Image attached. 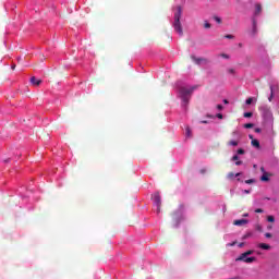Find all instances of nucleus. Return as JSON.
Segmentation results:
<instances>
[{"label":"nucleus","instance_id":"1","mask_svg":"<svg viewBox=\"0 0 279 279\" xmlns=\"http://www.w3.org/2000/svg\"><path fill=\"white\" fill-rule=\"evenodd\" d=\"M197 88H198L197 85H194L190 88H187V87L179 88V96L182 99L183 108H186L189 106V101H191V95H193V92L197 90Z\"/></svg>","mask_w":279,"mask_h":279},{"label":"nucleus","instance_id":"2","mask_svg":"<svg viewBox=\"0 0 279 279\" xmlns=\"http://www.w3.org/2000/svg\"><path fill=\"white\" fill-rule=\"evenodd\" d=\"M180 19H182V7H177V12L174 13V23L173 27L177 33H179V36H182L184 34L182 29V23L180 22Z\"/></svg>","mask_w":279,"mask_h":279},{"label":"nucleus","instance_id":"3","mask_svg":"<svg viewBox=\"0 0 279 279\" xmlns=\"http://www.w3.org/2000/svg\"><path fill=\"white\" fill-rule=\"evenodd\" d=\"M254 254V251H246L245 253H242L235 260H242L243 263H254L256 260V257H247L252 256Z\"/></svg>","mask_w":279,"mask_h":279},{"label":"nucleus","instance_id":"4","mask_svg":"<svg viewBox=\"0 0 279 279\" xmlns=\"http://www.w3.org/2000/svg\"><path fill=\"white\" fill-rule=\"evenodd\" d=\"M232 136H236V140H231L227 143L228 147H239V143H241V134L238 131L232 132Z\"/></svg>","mask_w":279,"mask_h":279},{"label":"nucleus","instance_id":"5","mask_svg":"<svg viewBox=\"0 0 279 279\" xmlns=\"http://www.w3.org/2000/svg\"><path fill=\"white\" fill-rule=\"evenodd\" d=\"M153 199H154L155 205L157 207V213H160V206H162V201L160 198V194L155 193Z\"/></svg>","mask_w":279,"mask_h":279},{"label":"nucleus","instance_id":"6","mask_svg":"<svg viewBox=\"0 0 279 279\" xmlns=\"http://www.w3.org/2000/svg\"><path fill=\"white\" fill-rule=\"evenodd\" d=\"M250 223V220L247 219H239L233 221V226H245Z\"/></svg>","mask_w":279,"mask_h":279},{"label":"nucleus","instance_id":"7","mask_svg":"<svg viewBox=\"0 0 279 279\" xmlns=\"http://www.w3.org/2000/svg\"><path fill=\"white\" fill-rule=\"evenodd\" d=\"M31 84H33V86H40V84H43V81L36 78V76H33L31 77Z\"/></svg>","mask_w":279,"mask_h":279},{"label":"nucleus","instance_id":"8","mask_svg":"<svg viewBox=\"0 0 279 279\" xmlns=\"http://www.w3.org/2000/svg\"><path fill=\"white\" fill-rule=\"evenodd\" d=\"M231 160L235 161L236 167H241L243 165L242 160H239V155H234Z\"/></svg>","mask_w":279,"mask_h":279},{"label":"nucleus","instance_id":"9","mask_svg":"<svg viewBox=\"0 0 279 279\" xmlns=\"http://www.w3.org/2000/svg\"><path fill=\"white\" fill-rule=\"evenodd\" d=\"M257 247H259V250H271V245L265 243L257 244Z\"/></svg>","mask_w":279,"mask_h":279},{"label":"nucleus","instance_id":"10","mask_svg":"<svg viewBox=\"0 0 279 279\" xmlns=\"http://www.w3.org/2000/svg\"><path fill=\"white\" fill-rule=\"evenodd\" d=\"M251 145L256 147V149H260V142L258 140H252Z\"/></svg>","mask_w":279,"mask_h":279},{"label":"nucleus","instance_id":"11","mask_svg":"<svg viewBox=\"0 0 279 279\" xmlns=\"http://www.w3.org/2000/svg\"><path fill=\"white\" fill-rule=\"evenodd\" d=\"M263 12V7L260 4L255 5V16H258Z\"/></svg>","mask_w":279,"mask_h":279},{"label":"nucleus","instance_id":"12","mask_svg":"<svg viewBox=\"0 0 279 279\" xmlns=\"http://www.w3.org/2000/svg\"><path fill=\"white\" fill-rule=\"evenodd\" d=\"M192 60L194 62H196V64H202V62H206V59L204 58H195V57H192Z\"/></svg>","mask_w":279,"mask_h":279},{"label":"nucleus","instance_id":"13","mask_svg":"<svg viewBox=\"0 0 279 279\" xmlns=\"http://www.w3.org/2000/svg\"><path fill=\"white\" fill-rule=\"evenodd\" d=\"M274 99V85H270V96L268 97V101H272Z\"/></svg>","mask_w":279,"mask_h":279},{"label":"nucleus","instance_id":"14","mask_svg":"<svg viewBox=\"0 0 279 279\" xmlns=\"http://www.w3.org/2000/svg\"><path fill=\"white\" fill-rule=\"evenodd\" d=\"M262 182H269V175L267 173H264L260 178Z\"/></svg>","mask_w":279,"mask_h":279},{"label":"nucleus","instance_id":"15","mask_svg":"<svg viewBox=\"0 0 279 279\" xmlns=\"http://www.w3.org/2000/svg\"><path fill=\"white\" fill-rule=\"evenodd\" d=\"M256 20H253V36H256Z\"/></svg>","mask_w":279,"mask_h":279},{"label":"nucleus","instance_id":"16","mask_svg":"<svg viewBox=\"0 0 279 279\" xmlns=\"http://www.w3.org/2000/svg\"><path fill=\"white\" fill-rule=\"evenodd\" d=\"M243 117L245 119H251V117H254V113H252V112H244Z\"/></svg>","mask_w":279,"mask_h":279},{"label":"nucleus","instance_id":"17","mask_svg":"<svg viewBox=\"0 0 279 279\" xmlns=\"http://www.w3.org/2000/svg\"><path fill=\"white\" fill-rule=\"evenodd\" d=\"M244 128L246 130H252V128H254V123H246V124H244Z\"/></svg>","mask_w":279,"mask_h":279},{"label":"nucleus","instance_id":"18","mask_svg":"<svg viewBox=\"0 0 279 279\" xmlns=\"http://www.w3.org/2000/svg\"><path fill=\"white\" fill-rule=\"evenodd\" d=\"M204 27H205V29H210L211 25H210V23H208V21H205Z\"/></svg>","mask_w":279,"mask_h":279},{"label":"nucleus","instance_id":"19","mask_svg":"<svg viewBox=\"0 0 279 279\" xmlns=\"http://www.w3.org/2000/svg\"><path fill=\"white\" fill-rule=\"evenodd\" d=\"M254 101V98L250 97L246 99L245 104L246 106H251V104Z\"/></svg>","mask_w":279,"mask_h":279},{"label":"nucleus","instance_id":"20","mask_svg":"<svg viewBox=\"0 0 279 279\" xmlns=\"http://www.w3.org/2000/svg\"><path fill=\"white\" fill-rule=\"evenodd\" d=\"M267 221H269L270 223H274V221H276V218L274 216H268Z\"/></svg>","mask_w":279,"mask_h":279},{"label":"nucleus","instance_id":"21","mask_svg":"<svg viewBox=\"0 0 279 279\" xmlns=\"http://www.w3.org/2000/svg\"><path fill=\"white\" fill-rule=\"evenodd\" d=\"M255 230H257V232H263V226L256 225Z\"/></svg>","mask_w":279,"mask_h":279},{"label":"nucleus","instance_id":"22","mask_svg":"<svg viewBox=\"0 0 279 279\" xmlns=\"http://www.w3.org/2000/svg\"><path fill=\"white\" fill-rule=\"evenodd\" d=\"M214 21H216V23L221 24V17H219L217 15L214 16Z\"/></svg>","mask_w":279,"mask_h":279},{"label":"nucleus","instance_id":"23","mask_svg":"<svg viewBox=\"0 0 279 279\" xmlns=\"http://www.w3.org/2000/svg\"><path fill=\"white\" fill-rule=\"evenodd\" d=\"M254 182H256V180L248 179V180L245 181V184H254Z\"/></svg>","mask_w":279,"mask_h":279},{"label":"nucleus","instance_id":"24","mask_svg":"<svg viewBox=\"0 0 279 279\" xmlns=\"http://www.w3.org/2000/svg\"><path fill=\"white\" fill-rule=\"evenodd\" d=\"M238 154H239L240 156H243V154H245V149L239 148V149H238Z\"/></svg>","mask_w":279,"mask_h":279},{"label":"nucleus","instance_id":"25","mask_svg":"<svg viewBox=\"0 0 279 279\" xmlns=\"http://www.w3.org/2000/svg\"><path fill=\"white\" fill-rule=\"evenodd\" d=\"M225 38H228L229 40L234 39V35H226Z\"/></svg>","mask_w":279,"mask_h":279},{"label":"nucleus","instance_id":"26","mask_svg":"<svg viewBox=\"0 0 279 279\" xmlns=\"http://www.w3.org/2000/svg\"><path fill=\"white\" fill-rule=\"evenodd\" d=\"M232 178H234V173H233V172H230V173L228 174V179H229V180H232Z\"/></svg>","mask_w":279,"mask_h":279},{"label":"nucleus","instance_id":"27","mask_svg":"<svg viewBox=\"0 0 279 279\" xmlns=\"http://www.w3.org/2000/svg\"><path fill=\"white\" fill-rule=\"evenodd\" d=\"M186 136H191V128H186Z\"/></svg>","mask_w":279,"mask_h":279},{"label":"nucleus","instance_id":"28","mask_svg":"<svg viewBox=\"0 0 279 279\" xmlns=\"http://www.w3.org/2000/svg\"><path fill=\"white\" fill-rule=\"evenodd\" d=\"M271 236H272L271 233H265L266 239H271Z\"/></svg>","mask_w":279,"mask_h":279},{"label":"nucleus","instance_id":"29","mask_svg":"<svg viewBox=\"0 0 279 279\" xmlns=\"http://www.w3.org/2000/svg\"><path fill=\"white\" fill-rule=\"evenodd\" d=\"M217 110H223V106L222 105H217Z\"/></svg>","mask_w":279,"mask_h":279},{"label":"nucleus","instance_id":"30","mask_svg":"<svg viewBox=\"0 0 279 279\" xmlns=\"http://www.w3.org/2000/svg\"><path fill=\"white\" fill-rule=\"evenodd\" d=\"M255 213L260 214V213H264V210H263V209H260V208H257V209H255Z\"/></svg>","mask_w":279,"mask_h":279},{"label":"nucleus","instance_id":"31","mask_svg":"<svg viewBox=\"0 0 279 279\" xmlns=\"http://www.w3.org/2000/svg\"><path fill=\"white\" fill-rule=\"evenodd\" d=\"M221 57H222V58H226L227 60H228V58H230V57H229L228 54H226V53H222Z\"/></svg>","mask_w":279,"mask_h":279},{"label":"nucleus","instance_id":"32","mask_svg":"<svg viewBox=\"0 0 279 279\" xmlns=\"http://www.w3.org/2000/svg\"><path fill=\"white\" fill-rule=\"evenodd\" d=\"M217 118H218V119H223V114L218 113V114H217Z\"/></svg>","mask_w":279,"mask_h":279},{"label":"nucleus","instance_id":"33","mask_svg":"<svg viewBox=\"0 0 279 279\" xmlns=\"http://www.w3.org/2000/svg\"><path fill=\"white\" fill-rule=\"evenodd\" d=\"M256 134H260V129H255Z\"/></svg>","mask_w":279,"mask_h":279},{"label":"nucleus","instance_id":"34","mask_svg":"<svg viewBox=\"0 0 279 279\" xmlns=\"http://www.w3.org/2000/svg\"><path fill=\"white\" fill-rule=\"evenodd\" d=\"M229 73L234 74V69H229Z\"/></svg>","mask_w":279,"mask_h":279},{"label":"nucleus","instance_id":"35","mask_svg":"<svg viewBox=\"0 0 279 279\" xmlns=\"http://www.w3.org/2000/svg\"><path fill=\"white\" fill-rule=\"evenodd\" d=\"M248 138H251V141H255L254 135H248Z\"/></svg>","mask_w":279,"mask_h":279},{"label":"nucleus","instance_id":"36","mask_svg":"<svg viewBox=\"0 0 279 279\" xmlns=\"http://www.w3.org/2000/svg\"><path fill=\"white\" fill-rule=\"evenodd\" d=\"M244 193L247 195V194L251 193V191L250 190H244Z\"/></svg>","mask_w":279,"mask_h":279},{"label":"nucleus","instance_id":"37","mask_svg":"<svg viewBox=\"0 0 279 279\" xmlns=\"http://www.w3.org/2000/svg\"><path fill=\"white\" fill-rule=\"evenodd\" d=\"M223 104H230L228 99H223Z\"/></svg>","mask_w":279,"mask_h":279},{"label":"nucleus","instance_id":"38","mask_svg":"<svg viewBox=\"0 0 279 279\" xmlns=\"http://www.w3.org/2000/svg\"><path fill=\"white\" fill-rule=\"evenodd\" d=\"M243 217H250V214H243Z\"/></svg>","mask_w":279,"mask_h":279},{"label":"nucleus","instance_id":"39","mask_svg":"<svg viewBox=\"0 0 279 279\" xmlns=\"http://www.w3.org/2000/svg\"><path fill=\"white\" fill-rule=\"evenodd\" d=\"M239 175H241V173H240V172H238V173L235 174V178H239Z\"/></svg>","mask_w":279,"mask_h":279},{"label":"nucleus","instance_id":"40","mask_svg":"<svg viewBox=\"0 0 279 279\" xmlns=\"http://www.w3.org/2000/svg\"><path fill=\"white\" fill-rule=\"evenodd\" d=\"M262 110H267V108H266V107H263Z\"/></svg>","mask_w":279,"mask_h":279},{"label":"nucleus","instance_id":"41","mask_svg":"<svg viewBox=\"0 0 279 279\" xmlns=\"http://www.w3.org/2000/svg\"><path fill=\"white\" fill-rule=\"evenodd\" d=\"M271 228H272L271 226H268V230H271Z\"/></svg>","mask_w":279,"mask_h":279},{"label":"nucleus","instance_id":"42","mask_svg":"<svg viewBox=\"0 0 279 279\" xmlns=\"http://www.w3.org/2000/svg\"><path fill=\"white\" fill-rule=\"evenodd\" d=\"M202 123H208V121H202Z\"/></svg>","mask_w":279,"mask_h":279},{"label":"nucleus","instance_id":"43","mask_svg":"<svg viewBox=\"0 0 279 279\" xmlns=\"http://www.w3.org/2000/svg\"><path fill=\"white\" fill-rule=\"evenodd\" d=\"M247 236H250V235H244V239H247Z\"/></svg>","mask_w":279,"mask_h":279},{"label":"nucleus","instance_id":"44","mask_svg":"<svg viewBox=\"0 0 279 279\" xmlns=\"http://www.w3.org/2000/svg\"><path fill=\"white\" fill-rule=\"evenodd\" d=\"M240 247H243V243L240 244Z\"/></svg>","mask_w":279,"mask_h":279},{"label":"nucleus","instance_id":"45","mask_svg":"<svg viewBox=\"0 0 279 279\" xmlns=\"http://www.w3.org/2000/svg\"><path fill=\"white\" fill-rule=\"evenodd\" d=\"M202 173H205V170H202Z\"/></svg>","mask_w":279,"mask_h":279},{"label":"nucleus","instance_id":"46","mask_svg":"<svg viewBox=\"0 0 279 279\" xmlns=\"http://www.w3.org/2000/svg\"><path fill=\"white\" fill-rule=\"evenodd\" d=\"M16 65H13L12 69H14Z\"/></svg>","mask_w":279,"mask_h":279}]
</instances>
